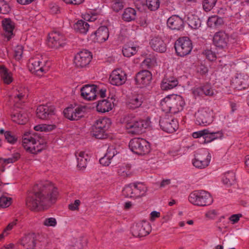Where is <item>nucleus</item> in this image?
Instances as JSON below:
<instances>
[{
    "mask_svg": "<svg viewBox=\"0 0 249 249\" xmlns=\"http://www.w3.org/2000/svg\"><path fill=\"white\" fill-rule=\"evenodd\" d=\"M149 44L152 49L156 52L162 53L166 50V45L160 37H153L150 40Z\"/></svg>",
    "mask_w": 249,
    "mask_h": 249,
    "instance_id": "27",
    "label": "nucleus"
},
{
    "mask_svg": "<svg viewBox=\"0 0 249 249\" xmlns=\"http://www.w3.org/2000/svg\"><path fill=\"white\" fill-rule=\"evenodd\" d=\"M143 102L142 95L137 94L133 96L127 102V107L131 109H135L140 107Z\"/></svg>",
    "mask_w": 249,
    "mask_h": 249,
    "instance_id": "30",
    "label": "nucleus"
},
{
    "mask_svg": "<svg viewBox=\"0 0 249 249\" xmlns=\"http://www.w3.org/2000/svg\"><path fill=\"white\" fill-rule=\"evenodd\" d=\"M217 0H203V8L206 12L211 11L215 6Z\"/></svg>",
    "mask_w": 249,
    "mask_h": 249,
    "instance_id": "46",
    "label": "nucleus"
},
{
    "mask_svg": "<svg viewBox=\"0 0 249 249\" xmlns=\"http://www.w3.org/2000/svg\"><path fill=\"white\" fill-rule=\"evenodd\" d=\"M188 24L191 28L196 29L200 27L201 21L196 16L192 15L188 18Z\"/></svg>",
    "mask_w": 249,
    "mask_h": 249,
    "instance_id": "43",
    "label": "nucleus"
},
{
    "mask_svg": "<svg viewBox=\"0 0 249 249\" xmlns=\"http://www.w3.org/2000/svg\"><path fill=\"white\" fill-rule=\"evenodd\" d=\"M151 231V227L146 222H140L134 225L131 228V232L134 236L143 237L148 235Z\"/></svg>",
    "mask_w": 249,
    "mask_h": 249,
    "instance_id": "14",
    "label": "nucleus"
},
{
    "mask_svg": "<svg viewBox=\"0 0 249 249\" xmlns=\"http://www.w3.org/2000/svg\"><path fill=\"white\" fill-rule=\"evenodd\" d=\"M85 107L78 106L69 107L64 110L63 113L66 118L71 121L78 120L84 115Z\"/></svg>",
    "mask_w": 249,
    "mask_h": 249,
    "instance_id": "12",
    "label": "nucleus"
},
{
    "mask_svg": "<svg viewBox=\"0 0 249 249\" xmlns=\"http://www.w3.org/2000/svg\"><path fill=\"white\" fill-rule=\"evenodd\" d=\"M178 84V82L176 77L166 74L161 81L160 87L163 90H168L175 88Z\"/></svg>",
    "mask_w": 249,
    "mask_h": 249,
    "instance_id": "26",
    "label": "nucleus"
},
{
    "mask_svg": "<svg viewBox=\"0 0 249 249\" xmlns=\"http://www.w3.org/2000/svg\"><path fill=\"white\" fill-rule=\"evenodd\" d=\"M160 125L161 129L167 133L174 132L178 127L177 120L169 117L160 119Z\"/></svg>",
    "mask_w": 249,
    "mask_h": 249,
    "instance_id": "16",
    "label": "nucleus"
},
{
    "mask_svg": "<svg viewBox=\"0 0 249 249\" xmlns=\"http://www.w3.org/2000/svg\"><path fill=\"white\" fill-rule=\"evenodd\" d=\"M3 28L5 31L4 36L7 40H9L13 36V30L15 28L14 23L10 18H5L2 21Z\"/></svg>",
    "mask_w": 249,
    "mask_h": 249,
    "instance_id": "29",
    "label": "nucleus"
},
{
    "mask_svg": "<svg viewBox=\"0 0 249 249\" xmlns=\"http://www.w3.org/2000/svg\"><path fill=\"white\" fill-rule=\"evenodd\" d=\"M4 137L9 143H14L17 141V139L11 134L10 131H6L4 133Z\"/></svg>",
    "mask_w": 249,
    "mask_h": 249,
    "instance_id": "54",
    "label": "nucleus"
},
{
    "mask_svg": "<svg viewBox=\"0 0 249 249\" xmlns=\"http://www.w3.org/2000/svg\"><path fill=\"white\" fill-rule=\"evenodd\" d=\"M117 173L119 176L123 178L128 177L130 174L129 167L126 166L119 167L117 170Z\"/></svg>",
    "mask_w": 249,
    "mask_h": 249,
    "instance_id": "47",
    "label": "nucleus"
},
{
    "mask_svg": "<svg viewBox=\"0 0 249 249\" xmlns=\"http://www.w3.org/2000/svg\"><path fill=\"white\" fill-rule=\"evenodd\" d=\"M75 156L77 158V167L81 170L84 169L87 164L88 160H89V157L85 152L80 151L76 152Z\"/></svg>",
    "mask_w": 249,
    "mask_h": 249,
    "instance_id": "31",
    "label": "nucleus"
},
{
    "mask_svg": "<svg viewBox=\"0 0 249 249\" xmlns=\"http://www.w3.org/2000/svg\"><path fill=\"white\" fill-rule=\"evenodd\" d=\"M137 47L129 44H125L122 50L123 55L127 57L134 55L137 53Z\"/></svg>",
    "mask_w": 249,
    "mask_h": 249,
    "instance_id": "38",
    "label": "nucleus"
},
{
    "mask_svg": "<svg viewBox=\"0 0 249 249\" xmlns=\"http://www.w3.org/2000/svg\"><path fill=\"white\" fill-rule=\"evenodd\" d=\"M50 12L52 14H56L59 12V6L55 4H50Z\"/></svg>",
    "mask_w": 249,
    "mask_h": 249,
    "instance_id": "63",
    "label": "nucleus"
},
{
    "mask_svg": "<svg viewBox=\"0 0 249 249\" xmlns=\"http://www.w3.org/2000/svg\"><path fill=\"white\" fill-rule=\"evenodd\" d=\"M40 235L29 233L25 235L18 244L17 249H35Z\"/></svg>",
    "mask_w": 249,
    "mask_h": 249,
    "instance_id": "10",
    "label": "nucleus"
},
{
    "mask_svg": "<svg viewBox=\"0 0 249 249\" xmlns=\"http://www.w3.org/2000/svg\"><path fill=\"white\" fill-rule=\"evenodd\" d=\"M155 62L154 58H147L142 62V66L147 68H150L152 67Z\"/></svg>",
    "mask_w": 249,
    "mask_h": 249,
    "instance_id": "56",
    "label": "nucleus"
},
{
    "mask_svg": "<svg viewBox=\"0 0 249 249\" xmlns=\"http://www.w3.org/2000/svg\"><path fill=\"white\" fill-rule=\"evenodd\" d=\"M17 220H15L13 222L10 223L7 227L4 230V233H6V234H8V231L11 230L13 227L16 225Z\"/></svg>",
    "mask_w": 249,
    "mask_h": 249,
    "instance_id": "64",
    "label": "nucleus"
},
{
    "mask_svg": "<svg viewBox=\"0 0 249 249\" xmlns=\"http://www.w3.org/2000/svg\"><path fill=\"white\" fill-rule=\"evenodd\" d=\"M111 109L112 104L108 100L104 99L99 101L96 106L97 111L101 113L108 112Z\"/></svg>",
    "mask_w": 249,
    "mask_h": 249,
    "instance_id": "34",
    "label": "nucleus"
},
{
    "mask_svg": "<svg viewBox=\"0 0 249 249\" xmlns=\"http://www.w3.org/2000/svg\"><path fill=\"white\" fill-rule=\"evenodd\" d=\"M127 75L121 69L113 70L109 77L110 83L114 86H119L124 84L126 81Z\"/></svg>",
    "mask_w": 249,
    "mask_h": 249,
    "instance_id": "13",
    "label": "nucleus"
},
{
    "mask_svg": "<svg viewBox=\"0 0 249 249\" xmlns=\"http://www.w3.org/2000/svg\"><path fill=\"white\" fill-rule=\"evenodd\" d=\"M160 0H146V6L147 8L151 11H156L160 7Z\"/></svg>",
    "mask_w": 249,
    "mask_h": 249,
    "instance_id": "45",
    "label": "nucleus"
},
{
    "mask_svg": "<svg viewBox=\"0 0 249 249\" xmlns=\"http://www.w3.org/2000/svg\"><path fill=\"white\" fill-rule=\"evenodd\" d=\"M73 28L76 32L85 34L89 28V25L83 20H79L74 24Z\"/></svg>",
    "mask_w": 249,
    "mask_h": 249,
    "instance_id": "35",
    "label": "nucleus"
},
{
    "mask_svg": "<svg viewBox=\"0 0 249 249\" xmlns=\"http://www.w3.org/2000/svg\"><path fill=\"white\" fill-rule=\"evenodd\" d=\"M91 133L93 137L99 139H106L107 136L106 130L98 129L97 127L94 126H93Z\"/></svg>",
    "mask_w": 249,
    "mask_h": 249,
    "instance_id": "41",
    "label": "nucleus"
},
{
    "mask_svg": "<svg viewBox=\"0 0 249 249\" xmlns=\"http://www.w3.org/2000/svg\"><path fill=\"white\" fill-rule=\"evenodd\" d=\"M223 23V18L217 16L210 17L207 21V24L210 27H217L221 25Z\"/></svg>",
    "mask_w": 249,
    "mask_h": 249,
    "instance_id": "40",
    "label": "nucleus"
},
{
    "mask_svg": "<svg viewBox=\"0 0 249 249\" xmlns=\"http://www.w3.org/2000/svg\"><path fill=\"white\" fill-rule=\"evenodd\" d=\"M242 216V214L241 213L232 214L230 217L229 220L232 222V224H235L238 222Z\"/></svg>",
    "mask_w": 249,
    "mask_h": 249,
    "instance_id": "62",
    "label": "nucleus"
},
{
    "mask_svg": "<svg viewBox=\"0 0 249 249\" xmlns=\"http://www.w3.org/2000/svg\"><path fill=\"white\" fill-rule=\"evenodd\" d=\"M22 145L27 151L34 154L40 152L46 147L43 139L37 133L25 134L22 138Z\"/></svg>",
    "mask_w": 249,
    "mask_h": 249,
    "instance_id": "2",
    "label": "nucleus"
},
{
    "mask_svg": "<svg viewBox=\"0 0 249 249\" xmlns=\"http://www.w3.org/2000/svg\"><path fill=\"white\" fill-rule=\"evenodd\" d=\"M124 7V2L122 0H114L112 2V8L115 12H119Z\"/></svg>",
    "mask_w": 249,
    "mask_h": 249,
    "instance_id": "49",
    "label": "nucleus"
},
{
    "mask_svg": "<svg viewBox=\"0 0 249 249\" xmlns=\"http://www.w3.org/2000/svg\"><path fill=\"white\" fill-rule=\"evenodd\" d=\"M33 192L26 198V205L30 210L37 208L47 209L54 204L58 197L57 188L50 182L34 186Z\"/></svg>",
    "mask_w": 249,
    "mask_h": 249,
    "instance_id": "1",
    "label": "nucleus"
},
{
    "mask_svg": "<svg viewBox=\"0 0 249 249\" xmlns=\"http://www.w3.org/2000/svg\"><path fill=\"white\" fill-rule=\"evenodd\" d=\"M147 187L142 183L137 182L125 186L122 191L125 197L137 198L145 195Z\"/></svg>",
    "mask_w": 249,
    "mask_h": 249,
    "instance_id": "7",
    "label": "nucleus"
},
{
    "mask_svg": "<svg viewBox=\"0 0 249 249\" xmlns=\"http://www.w3.org/2000/svg\"><path fill=\"white\" fill-rule=\"evenodd\" d=\"M192 48L191 41L188 37L179 38L175 43L176 52L178 55L181 57L189 54Z\"/></svg>",
    "mask_w": 249,
    "mask_h": 249,
    "instance_id": "9",
    "label": "nucleus"
},
{
    "mask_svg": "<svg viewBox=\"0 0 249 249\" xmlns=\"http://www.w3.org/2000/svg\"><path fill=\"white\" fill-rule=\"evenodd\" d=\"M210 160L211 157L206 152L198 153L195 155L193 164L197 168H204L209 165Z\"/></svg>",
    "mask_w": 249,
    "mask_h": 249,
    "instance_id": "17",
    "label": "nucleus"
},
{
    "mask_svg": "<svg viewBox=\"0 0 249 249\" xmlns=\"http://www.w3.org/2000/svg\"><path fill=\"white\" fill-rule=\"evenodd\" d=\"M193 93L195 96H202L204 95V92L202 86L195 88L193 89Z\"/></svg>",
    "mask_w": 249,
    "mask_h": 249,
    "instance_id": "58",
    "label": "nucleus"
},
{
    "mask_svg": "<svg viewBox=\"0 0 249 249\" xmlns=\"http://www.w3.org/2000/svg\"><path fill=\"white\" fill-rule=\"evenodd\" d=\"M92 55L90 52L83 50L75 56L74 63L77 68H83L87 66L91 61Z\"/></svg>",
    "mask_w": 249,
    "mask_h": 249,
    "instance_id": "15",
    "label": "nucleus"
},
{
    "mask_svg": "<svg viewBox=\"0 0 249 249\" xmlns=\"http://www.w3.org/2000/svg\"><path fill=\"white\" fill-rule=\"evenodd\" d=\"M210 133L211 136L213 137V141L218 139H221L223 136V133L221 130L214 132L210 130Z\"/></svg>",
    "mask_w": 249,
    "mask_h": 249,
    "instance_id": "57",
    "label": "nucleus"
},
{
    "mask_svg": "<svg viewBox=\"0 0 249 249\" xmlns=\"http://www.w3.org/2000/svg\"><path fill=\"white\" fill-rule=\"evenodd\" d=\"M205 55L207 58L210 61H213L216 58V55L215 53L211 50L206 51Z\"/></svg>",
    "mask_w": 249,
    "mask_h": 249,
    "instance_id": "61",
    "label": "nucleus"
},
{
    "mask_svg": "<svg viewBox=\"0 0 249 249\" xmlns=\"http://www.w3.org/2000/svg\"><path fill=\"white\" fill-rule=\"evenodd\" d=\"M37 117L42 120H47L54 115V107L53 106L40 105L36 110Z\"/></svg>",
    "mask_w": 249,
    "mask_h": 249,
    "instance_id": "22",
    "label": "nucleus"
},
{
    "mask_svg": "<svg viewBox=\"0 0 249 249\" xmlns=\"http://www.w3.org/2000/svg\"><path fill=\"white\" fill-rule=\"evenodd\" d=\"M119 153L120 152L116 150L114 145H110L108 146L106 155L110 159H112L113 158L117 156Z\"/></svg>",
    "mask_w": 249,
    "mask_h": 249,
    "instance_id": "48",
    "label": "nucleus"
},
{
    "mask_svg": "<svg viewBox=\"0 0 249 249\" xmlns=\"http://www.w3.org/2000/svg\"><path fill=\"white\" fill-rule=\"evenodd\" d=\"M196 124L198 125H207L212 123L213 113L209 108H202L196 113Z\"/></svg>",
    "mask_w": 249,
    "mask_h": 249,
    "instance_id": "11",
    "label": "nucleus"
},
{
    "mask_svg": "<svg viewBox=\"0 0 249 249\" xmlns=\"http://www.w3.org/2000/svg\"><path fill=\"white\" fill-rule=\"evenodd\" d=\"M204 95L212 96L214 95V90L209 84H206L202 86Z\"/></svg>",
    "mask_w": 249,
    "mask_h": 249,
    "instance_id": "52",
    "label": "nucleus"
},
{
    "mask_svg": "<svg viewBox=\"0 0 249 249\" xmlns=\"http://www.w3.org/2000/svg\"><path fill=\"white\" fill-rule=\"evenodd\" d=\"M213 41V44L217 48L224 49L228 45L229 41V36L224 31H219L214 35Z\"/></svg>",
    "mask_w": 249,
    "mask_h": 249,
    "instance_id": "21",
    "label": "nucleus"
},
{
    "mask_svg": "<svg viewBox=\"0 0 249 249\" xmlns=\"http://www.w3.org/2000/svg\"><path fill=\"white\" fill-rule=\"evenodd\" d=\"M232 84L237 90L245 89L249 86V77L247 75L239 74L233 80Z\"/></svg>",
    "mask_w": 249,
    "mask_h": 249,
    "instance_id": "25",
    "label": "nucleus"
},
{
    "mask_svg": "<svg viewBox=\"0 0 249 249\" xmlns=\"http://www.w3.org/2000/svg\"><path fill=\"white\" fill-rule=\"evenodd\" d=\"M189 201L195 205L205 206L211 204L213 199L208 192L204 190H196L190 194Z\"/></svg>",
    "mask_w": 249,
    "mask_h": 249,
    "instance_id": "5",
    "label": "nucleus"
},
{
    "mask_svg": "<svg viewBox=\"0 0 249 249\" xmlns=\"http://www.w3.org/2000/svg\"><path fill=\"white\" fill-rule=\"evenodd\" d=\"M98 87L95 85H86L81 89V95L87 100H95L97 97Z\"/></svg>",
    "mask_w": 249,
    "mask_h": 249,
    "instance_id": "18",
    "label": "nucleus"
},
{
    "mask_svg": "<svg viewBox=\"0 0 249 249\" xmlns=\"http://www.w3.org/2000/svg\"><path fill=\"white\" fill-rule=\"evenodd\" d=\"M12 120L20 124H25L28 121V116L25 111L21 110L11 115Z\"/></svg>",
    "mask_w": 249,
    "mask_h": 249,
    "instance_id": "32",
    "label": "nucleus"
},
{
    "mask_svg": "<svg viewBox=\"0 0 249 249\" xmlns=\"http://www.w3.org/2000/svg\"><path fill=\"white\" fill-rule=\"evenodd\" d=\"M162 110L165 112L175 114L181 111L185 105L183 98L179 95H169L160 102Z\"/></svg>",
    "mask_w": 249,
    "mask_h": 249,
    "instance_id": "3",
    "label": "nucleus"
},
{
    "mask_svg": "<svg viewBox=\"0 0 249 249\" xmlns=\"http://www.w3.org/2000/svg\"><path fill=\"white\" fill-rule=\"evenodd\" d=\"M65 44L64 37L59 33L53 32L49 35L48 45L50 48L58 49Z\"/></svg>",
    "mask_w": 249,
    "mask_h": 249,
    "instance_id": "20",
    "label": "nucleus"
},
{
    "mask_svg": "<svg viewBox=\"0 0 249 249\" xmlns=\"http://www.w3.org/2000/svg\"><path fill=\"white\" fill-rule=\"evenodd\" d=\"M12 199L10 197L1 196L0 197V206L3 208H6L11 204Z\"/></svg>",
    "mask_w": 249,
    "mask_h": 249,
    "instance_id": "51",
    "label": "nucleus"
},
{
    "mask_svg": "<svg viewBox=\"0 0 249 249\" xmlns=\"http://www.w3.org/2000/svg\"><path fill=\"white\" fill-rule=\"evenodd\" d=\"M28 90L25 88H19L14 94V97L17 101H24L28 96Z\"/></svg>",
    "mask_w": 249,
    "mask_h": 249,
    "instance_id": "39",
    "label": "nucleus"
},
{
    "mask_svg": "<svg viewBox=\"0 0 249 249\" xmlns=\"http://www.w3.org/2000/svg\"><path fill=\"white\" fill-rule=\"evenodd\" d=\"M9 6L7 2L3 0H0V13L6 14L9 11Z\"/></svg>",
    "mask_w": 249,
    "mask_h": 249,
    "instance_id": "53",
    "label": "nucleus"
},
{
    "mask_svg": "<svg viewBox=\"0 0 249 249\" xmlns=\"http://www.w3.org/2000/svg\"><path fill=\"white\" fill-rule=\"evenodd\" d=\"M56 128L55 124H40L34 126V129L37 131L48 132Z\"/></svg>",
    "mask_w": 249,
    "mask_h": 249,
    "instance_id": "42",
    "label": "nucleus"
},
{
    "mask_svg": "<svg viewBox=\"0 0 249 249\" xmlns=\"http://www.w3.org/2000/svg\"><path fill=\"white\" fill-rule=\"evenodd\" d=\"M122 18L126 22L134 20L136 18V11L131 7L125 9L122 14Z\"/></svg>",
    "mask_w": 249,
    "mask_h": 249,
    "instance_id": "36",
    "label": "nucleus"
},
{
    "mask_svg": "<svg viewBox=\"0 0 249 249\" xmlns=\"http://www.w3.org/2000/svg\"><path fill=\"white\" fill-rule=\"evenodd\" d=\"M125 127L128 134L139 135L149 125V120L138 119L131 115L125 117Z\"/></svg>",
    "mask_w": 249,
    "mask_h": 249,
    "instance_id": "4",
    "label": "nucleus"
},
{
    "mask_svg": "<svg viewBox=\"0 0 249 249\" xmlns=\"http://www.w3.org/2000/svg\"><path fill=\"white\" fill-rule=\"evenodd\" d=\"M210 129H204L197 132H195L192 134V136L194 138L200 139L201 143H206L213 141V137L210 134Z\"/></svg>",
    "mask_w": 249,
    "mask_h": 249,
    "instance_id": "28",
    "label": "nucleus"
},
{
    "mask_svg": "<svg viewBox=\"0 0 249 249\" xmlns=\"http://www.w3.org/2000/svg\"><path fill=\"white\" fill-rule=\"evenodd\" d=\"M235 180V175L233 172H228L226 173L222 178V181L224 184L230 186Z\"/></svg>",
    "mask_w": 249,
    "mask_h": 249,
    "instance_id": "44",
    "label": "nucleus"
},
{
    "mask_svg": "<svg viewBox=\"0 0 249 249\" xmlns=\"http://www.w3.org/2000/svg\"><path fill=\"white\" fill-rule=\"evenodd\" d=\"M23 53V47L22 45H18L14 50V57L16 60H19L22 57Z\"/></svg>",
    "mask_w": 249,
    "mask_h": 249,
    "instance_id": "50",
    "label": "nucleus"
},
{
    "mask_svg": "<svg viewBox=\"0 0 249 249\" xmlns=\"http://www.w3.org/2000/svg\"><path fill=\"white\" fill-rule=\"evenodd\" d=\"M43 224L48 227H54L56 224V219L53 217L46 218L43 222Z\"/></svg>",
    "mask_w": 249,
    "mask_h": 249,
    "instance_id": "55",
    "label": "nucleus"
},
{
    "mask_svg": "<svg viewBox=\"0 0 249 249\" xmlns=\"http://www.w3.org/2000/svg\"><path fill=\"white\" fill-rule=\"evenodd\" d=\"M111 124V120L108 118H101L97 120L93 126L97 127L98 129H101L107 131Z\"/></svg>",
    "mask_w": 249,
    "mask_h": 249,
    "instance_id": "33",
    "label": "nucleus"
},
{
    "mask_svg": "<svg viewBox=\"0 0 249 249\" xmlns=\"http://www.w3.org/2000/svg\"><path fill=\"white\" fill-rule=\"evenodd\" d=\"M46 63V61L43 59L42 56L37 54L29 59L28 67L29 70L33 73L38 76H41L48 71Z\"/></svg>",
    "mask_w": 249,
    "mask_h": 249,
    "instance_id": "6",
    "label": "nucleus"
},
{
    "mask_svg": "<svg viewBox=\"0 0 249 249\" xmlns=\"http://www.w3.org/2000/svg\"><path fill=\"white\" fill-rule=\"evenodd\" d=\"M0 73L3 82L6 84H9L13 81L12 74L4 66L0 67Z\"/></svg>",
    "mask_w": 249,
    "mask_h": 249,
    "instance_id": "37",
    "label": "nucleus"
},
{
    "mask_svg": "<svg viewBox=\"0 0 249 249\" xmlns=\"http://www.w3.org/2000/svg\"><path fill=\"white\" fill-rule=\"evenodd\" d=\"M109 36V31L107 27L101 26L91 35V37L94 42L102 43L106 41Z\"/></svg>",
    "mask_w": 249,
    "mask_h": 249,
    "instance_id": "24",
    "label": "nucleus"
},
{
    "mask_svg": "<svg viewBox=\"0 0 249 249\" xmlns=\"http://www.w3.org/2000/svg\"><path fill=\"white\" fill-rule=\"evenodd\" d=\"M80 204V201L78 199L75 200L73 203H71L69 205V208L71 211L77 210L79 209Z\"/></svg>",
    "mask_w": 249,
    "mask_h": 249,
    "instance_id": "60",
    "label": "nucleus"
},
{
    "mask_svg": "<svg viewBox=\"0 0 249 249\" xmlns=\"http://www.w3.org/2000/svg\"><path fill=\"white\" fill-rule=\"evenodd\" d=\"M111 160L112 159H110L109 157H107L106 155H105L104 157L100 159L99 162L100 164L104 166H108L111 163Z\"/></svg>",
    "mask_w": 249,
    "mask_h": 249,
    "instance_id": "59",
    "label": "nucleus"
},
{
    "mask_svg": "<svg viewBox=\"0 0 249 249\" xmlns=\"http://www.w3.org/2000/svg\"><path fill=\"white\" fill-rule=\"evenodd\" d=\"M167 26L172 30L182 31L184 27V21L179 16L174 15L168 18Z\"/></svg>",
    "mask_w": 249,
    "mask_h": 249,
    "instance_id": "19",
    "label": "nucleus"
},
{
    "mask_svg": "<svg viewBox=\"0 0 249 249\" xmlns=\"http://www.w3.org/2000/svg\"><path fill=\"white\" fill-rule=\"evenodd\" d=\"M130 150L138 155H145L150 150L149 143L145 139L135 138L132 139L129 143Z\"/></svg>",
    "mask_w": 249,
    "mask_h": 249,
    "instance_id": "8",
    "label": "nucleus"
},
{
    "mask_svg": "<svg viewBox=\"0 0 249 249\" xmlns=\"http://www.w3.org/2000/svg\"><path fill=\"white\" fill-rule=\"evenodd\" d=\"M152 76L148 70H142L138 72L135 76L136 84L141 87L148 85L152 80Z\"/></svg>",
    "mask_w": 249,
    "mask_h": 249,
    "instance_id": "23",
    "label": "nucleus"
}]
</instances>
